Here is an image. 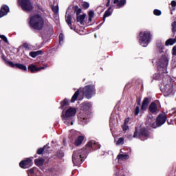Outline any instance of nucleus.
Segmentation results:
<instances>
[{"label": "nucleus", "mask_w": 176, "mask_h": 176, "mask_svg": "<svg viewBox=\"0 0 176 176\" xmlns=\"http://www.w3.org/2000/svg\"><path fill=\"white\" fill-rule=\"evenodd\" d=\"M18 5L22 8L25 12H31L34 7L30 0H18Z\"/></svg>", "instance_id": "obj_9"}, {"label": "nucleus", "mask_w": 176, "mask_h": 176, "mask_svg": "<svg viewBox=\"0 0 176 176\" xmlns=\"http://www.w3.org/2000/svg\"><path fill=\"white\" fill-rule=\"evenodd\" d=\"M65 20L69 27H70L71 30H72V21L71 20V15L66 14Z\"/></svg>", "instance_id": "obj_24"}, {"label": "nucleus", "mask_w": 176, "mask_h": 176, "mask_svg": "<svg viewBox=\"0 0 176 176\" xmlns=\"http://www.w3.org/2000/svg\"><path fill=\"white\" fill-rule=\"evenodd\" d=\"M129 123V119H126L124 120V124H127Z\"/></svg>", "instance_id": "obj_50"}, {"label": "nucleus", "mask_w": 176, "mask_h": 176, "mask_svg": "<svg viewBox=\"0 0 176 176\" xmlns=\"http://www.w3.org/2000/svg\"><path fill=\"white\" fill-rule=\"evenodd\" d=\"M156 49L159 53H163L164 50V43L162 41H157L156 43Z\"/></svg>", "instance_id": "obj_17"}, {"label": "nucleus", "mask_w": 176, "mask_h": 176, "mask_svg": "<svg viewBox=\"0 0 176 176\" xmlns=\"http://www.w3.org/2000/svg\"><path fill=\"white\" fill-rule=\"evenodd\" d=\"M82 6L84 8V9H88L89 6H90V4H89L87 2H83L82 3Z\"/></svg>", "instance_id": "obj_37"}, {"label": "nucleus", "mask_w": 176, "mask_h": 176, "mask_svg": "<svg viewBox=\"0 0 176 176\" xmlns=\"http://www.w3.org/2000/svg\"><path fill=\"white\" fill-rule=\"evenodd\" d=\"M169 115L170 116H176V108L169 111Z\"/></svg>", "instance_id": "obj_34"}, {"label": "nucleus", "mask_w": 176, "mask_h": 176, "mask_svg": "<svg viewBox=\"0 0 176 176\" xmlns=\"http://www.w3.org/2000/svg\"><path fill=\"white\" fill-rule=\"evenodd\" d=\"M158 67L159 73L155 74L153 79L155 80H162L160 85V90L166 97L173 94V82L171 77L167 74V66L168 65V58L162 56L160 59Z\"/></svg>", "instance_id": "obj_1"}, {"label": "nucleus", "mask_w": 176, "mask_h": 176, "mask_svg": "<svg viewBox=\"0 0 176 176\" xmlns=\"http://www.w3.org/2000/svg\"><path fill=\"white\" fill-rule=\"evenodd\" d=\"M115 175L116 176H127V170L123 169V168L117 167L115 169Z\"/></svg>", "instance_id": "obj_15"}, {"label": "nucleus", "mask_w": 176, "mask_h": 176, "mask_svg": "<svg viewBox=\"0 0 176 176\" xmlns=\"http://www.w3.org/2000/svg\"><path fill=\"white\" fill-rule=\"evenodd\" d=\"M52 10L54 13V14H58V6H53L52 7Z\"/></svg>", "instance_id": "obj_35"}, {"label": "nucleus", "mask_w": 176, "mask_h": 176, "mask_svg": "<svg viewBox=\"0 0 176 176\" xmlns=\"http://www.w3.org/2000/svg\"><path fill=\"white\" fill-rule=\"evenodd\" d=\"M85 19H86V14H83L82 15H77V23H80V24H84Z\"/></svg>", "instance_id": "obj_21"}, {"label": "nucleus", "mask_w": 176, "mask_h": 176, "mask_svg": "<svg viewBox=\"0 0 176 176\" xmlns=\"http://www.w3.org/2000/svg\"><path fill=\"white\" fill-rule=\"evenodd\" d=\"M64 41V34L63 33H60L59 35V43L61 45Z\"/></svg>", "instance_id": "obj_36"}, {"label": "nucleus", "mask_w": 176, "mask_h": 176, "mask_svg": "<svg viewBox=\"0 0 176 176\" xmlns=\"http://www.w3.org/2000/svg\"><path fill=\"white\" fill-rule=\"evenodd\" d=\"M45 68H47V65H45L41 67H37L35 65H30L28 67L29 71H30L32 73L38 72V71H41V69H45Z\"/></svg>", "instance_id": "obj_14"}, {"label": "nucleus", "mask_w": 176, "mask_h": 176, "mask_svg": "<svg viewBox=\"0 0 176 176\" xmlns=\"http://www.w3.org/2000/svg\"><path fill=\"white\" fill-rule=\"evenodd\" d=\"M140 113V107H136L135 109V116H137Z\"/></svg>", "instance_id": "obj_43"}, {"label": "nucleus", "mask_w": 176, "mask_h": 176, "mask_svg": "<svg viewBox=\"0 0 176 176\" xmlns=\"http://www.w3.org/2000/svg\"><path fill=\"white\" fill-rule=\"evenodd\" d=\"M46 148H47V145L45 146L44 148H38L37 151L38 155H42V153H43V151H45V149H46Z\"/></svg>", "instance_id": "obj_33"}, {"label": "nucleus", "mask_w": 176, "mask_h": 176, "mask_svg": "<svg viewBox=\"0 0 176 176\" xmlns=\"http://www.w3.org/2000/svg\"><path fill=\"white\" fill-rule=\"evenodd\" d=\"M82 94L86 98H91L93 96H96V87L94 85H87L82 89Z\"/></svg>", "instance_id": "obj_8"}, {"label": "nucleus", "mask_w": 176, "mask_h": 176, "mask_svg": "<svg viewBox=\"0 0 176 176\" xmlns=\"http://www.w3.org/2000/svg\"><path fill=\"white\" fill-rule=\"evenodd\" d=\"M83 140H85V137L84 136H78L75 142H74V144L76 146H79V145H80L82 144V142H83Z\"/></svg>", "instance_id": "obj_22"}, {"label": "nucleus", "mask_w": 176, "mask_h": 176, "mask_svg": "<svg viewBox=\"0 0 176 176\" xmlns=\"http://www.w3.org/2000/svg\"><path fill=\"white\" fill-rule=\"evenodd\" d=\"M174 43H176V38L168 39L166 41L165 45H166V46H171V45H174Z\"/></svg>", "instance_id": "obj_25"}, {"label": "nucleus", "mask_w": 176, "mask_h": 176, "mask_svg": "<svg viewBox=\"0 0 176 176\" xmlns=\"http://www.w3.org/2000/svg\"><path fill=\"white\" fill-rule=\"evenodd\" d=\"M88 21L91 22L93 20V18L94 17V11H89L88 13Z\"/></svg>", "instance_id": "obj_30"}, {"label": "nucleus", "mask_w": 176, "mask_h": 176, "mask_svg": "<svg viewBox=\"0 0 176 176\" xmlns=\"http://www.w3.org/2000/svg\"><path fill=\"white\" fill-rule=\"evenodd\" d=\"M113 3L116 5V9H120V8H123L126 5V0H114Z\"/></svg>", "instance_id": "obj_18"}, {"label": "nucleus", "mask_w": 176, "mask_h": 176, "mask_svg": "<svg viewBox=\"0 0 176 176\" xmlns=\"http://www.w3.org/2000/svg\"><path fill=\"white\" fill-rule=\"evenodd\" d=\"M153 13L155 16H160V14H162V11L159 10H154Z\"/></svg>", "instance_id": "obj_39"}, {"label": "nucleus", "mask_w": 176, "mask_h": 176, "mask_svg": "<svg viewBox=\"0 0 176 176\" xmlns=\"http://www.w3.org/2000/svg\"><path fill=\"white\" fill-rule=\"evenodd\" d=\"M175 79L176 80V77H175Z\"/></svg>", "instance_id": "obj_53"}, {"label": "nucleus", "mask_w": 176, "mask_h": 176, "mask_svg": "<svg viewBox=\"0 0 176 176\" xmlns=\"http://www.w3.org/2000/svg\"><path fill=\"white\" fill-rule=\"evenodd\" d=\"M35 168H31L30 170H28V175H32V174H34V173L35 172Z\"/></svg>", "instance_id": "obj_40"}, {"label": "nucleus", "mask_w": 176, "mask_h": 176, "mask_svg": "<svg viewBox=\"0 0 176 176\" xmlns=\"http://www.w3.org/2000/svg\"><path fill=\"white\" fill-rule=\"evenodd\" d=\"M97 37V35L96 34H95V38H96Z\"/></svg>", "instance_id": "obj_52"}, {"label": "nucleus", "mask_w": 176, "mask_h": 176, "mask_svg": "<svg viewBox=\"0 0 176 176\" xmlns=\"http://www.w3.org/2000/svg\"><path fill=\"white\" fill-rule=\"evenodd\" d=\"M40 54H42V51L41 50L36 51V52H30L29 54L30 57H32L33 58H35L36 56H39Z\"/></svg>", "instance_id": "obj_26"}, {"label": "nucleus", "mask_w": 176, "mask_h": 176, "mask_svg": "<svg viewBox=\"0 0 176 176\" xmlns=\"http://www.w3.org/2000/svg\"><path fill=\"white\" fill-rule=\"evenodd\" d=\"M0 38L4 41L6 43H8V38L5 36V35H0Z\"/></svg>", "instance_id": "obj_42"}, {"label": "nucleus", "mask_w": 176, "mask_h": 176, "mask_svg": "<svg viewBox=\"0 0 176 176\" xmlns=\"http://www.w3.org/2000/svg\"><path fill=\"white\" fill-rule=\"evenodd\" d=\"M112 124H113V119L112 118V117H111V118H110V126H112Z\"/></svg>", "instance_id": "obj_47"}, {"label": "nucleus", "mask_w": 176, "mask_h": 176, "mask_svg": "<svg viewBox=\"0 0 176 176\" xmlns=\"http://www.w3.org/2000/svg\"><path fill=\"white\" fill-rule=\"evenodd\" d=\"M100 148L101 145H100L98 142H96L94 140H91L87 144L85 148L74 151L72 155L74 166H79L83 163V160L85 157H86L87 153V149H100Z\"/></svg>", "instance_id": "obj_2"}, {"label": "nucleus", "mask_w": 176, "mask_h": 176, "mask_svg": "<svg viewBox=\"0 0 176 176\" xmlns=\"http://www.w3.org/2000/svg\"><path fill=\"white\" fill-rule=\"evenodd\" d=\"M30 27L34 30H42L43 28V19L39 15H34L30 17Z\"/></svg>", "instance_id": "obj_7"}, {"label": "nucleus", "mask_w": 176, "mask_h": 176, "mask_svg": "<svg viewBox=\"0 0 176 176\" xmlns=\"http://www.w3.org/2000/svg\"><path fill=\"white\" fill-rule=\"evenodd\" d=\"M6 65H9V67H12V68L16 67L19 69H21L22 71H27V66L20 64V63H13L12 61H6Z\"/></svg>", "instance_id": "obj_11"}, {"label": "nucleus", "mask_w": 176, "mask_h": 176, "mask_svg": "<svg viewBox=\"0 0 176 176\" xmlns=\"http://www.w3.org/2000/svg\"><path fill=\"white\" fill-rule=\"evenodd\" d=\"M149 137V132L145 128L142 127H136L135 131L133 134L128 135V140H132L133 138H140L142 141L148 140Z\"/></svg>", "instance_id": "obj_4"}, {"label": "nucleus", "mask_w": 176, "mask_h": 176, "mask_svg": "<svg viewBox=\"0 0 176 176\" xmlns=\"http://www.w3.org/2000/svg\"><path fill=\"white\" fill-rule=\"evenodd\" d=\"M23 47L25 48L26 50H30V49H31V45L25 43L23 44Z\"/></svg>", "instance_id": "obj_41"}, {"label": "nucleus", "mask_w": 176, "mask_h": 176, "mask_svg": "<svg viewBox=\"0 0 176 176\" xmlns=\"http://www.w3.org/2000/svg\"><path fill=\"white\" fill-rule=\"evenodd\" d=\"M111 9H112V8L109 7L108 10L105 11L104 14V17H103V21H105V18L109 17V16L112 14V12H111Z\"/></svg>", "instance_id": "obj_27"}, {"label": "nucleus", "mask_w": 176, "mask_h": 176, "mask_svg": "<svg viewBox=\"0 0 176 176\" xmlns=\"http://www.w3.org/2000/svg\"><path fill=\"white\" fill-rule=\"evenodd\" d=\"M8 12H10L9 7L6 5L3 6L0 10V19L3 16H6Z\"/></svg>", "instance_id": "obj_16"}, {"label": "nucleus", "mask_w": 176, "mask_h": 176, "mask_svg": "<svg viewBox=\"0 0 176 176\" xmlns=\"http://www.w3.org/2000/svg\"><path fill=\"white\" fill-rule=\"evenodd\" d=\"M171 6L173 8H175L176 7V1H171Z\"/></svg>", "instance_id": "obj_46"}, {"label": "nucleus", "mask_w": 176, "mask_h": 176, "mask_svg": "<svg viewBox=\"0 0 176 176\" xmlns=\"http://www.w3.org/2000/svg\"><path fill=\"white\" fill-rule=\"evenodd\" d=\"M110 3H111V0H108L106 6L107 7L109 6Z\"/></svg>", "instance_id": "obj_48"}, {"label": "nucleus", "mask_w": 176, "mask_h": 176, "mask_svg": "<svg viewBox=\"0 0 176 176\" xmlns=\"http://www.w3.org/2000/svg\"><path fill=\"white\" fill-rule=\"evenodd\" d=\"M122 129L124 131H127V130H129V126H127L126 124H124L122 126Z\"/></svg>", "instance_id": "obj_44"}, {"label": "nucleus", "mask_w": 176, "mask_h": 176, "mask_svg": "<svg viewBox=\"0 0 176 176\" xmlns=\"http://www.w3.org/2000/svg\"><path fill=\"white\" fill-rule=\"evenodd\" d=\"M124 144V139L123 138H120L116 142V145H123Z\"/></svg>", "instance_id": "obj_32"}, {"label": "nucleus", "mask_w": 176, "mask_h": 176, "mask_svg": "<svg viewBox=\"0 0 176 176\" xmlns=\"http://www.w3.org/2000/svg\"><path fill=\"white\" fill-rule=\"evenodd\" d=\"M76 115V109L74 107H69L66 111L64 115V111H63L62 114V119L65 123V124H67V126H72L74 124V122L72 121V117L75 116Z\"/></svg>", "instance_id": "obj_5"}, {"label": "nucleus", "mask_w": 176, "mask_h": 176, "mask_svg": "<svg viewBox=\"0 0 176 176\" xmlns=\"http://www.w3.org/2000/svg\"><path fill=\"white\" fill-rule=\"evenodd\" d=\"M69 101L67 99H65L63 102H60V108H64L65 105H68Z\"/></svg>", "instance_id": "obj_31"}, {"label": "nucleus", "mask_w": 176, "mask_h": 176, "mask_svg": "<svg viewBox=\"0 0 176 176\" xmlns=\"http://www.w3.org/2000/svg\"><path fill=\"white\" fill-rule=\"evenodd\" d=\"M148 105H149V99H148V98H145L143 100L141 109L142 111H146V108H148Z\"/></svg>", "instance_id": "obj_19"}, {"label": "nucleus", "mask_w": 176, "mask_h": 176, "mask_svg": "<svg viewBox=\"0 0 176 176\" xmlns=\"http://www.w3.org/2000/svg\"><path fill=\"white\" fill-rule=\"evenodd\" d=\"M129 155H126V154H120L117 156V159L118 162L127 160H129Z\"/></svg>", "instance_id": "obj_23"}, {"label": "nucleus", "mask_w": 176, "mask_h": 176, "mask_svg": "<svg viewBox=\"0 0 176 176\" xmlns=\"http://www.w3.org/2000/svg\"><path fill=\"white\" fill-rule=\"evenodd\" d=\"M34 163L37 166H42L45 163V160L43 158H38L35 160Z\"/></svg>", "instance_id": "obj_28"}, {"label": "nucleus", "mask_w": 176, "mask_h": 176, "mask_svg": "<svg viewBox=\"0 0 176 176\" xmlns=\"http://www.w3.org/2000/svg\"><path fill=\"white\" fill-rule=\"evenodd\" d=\"M57 156L58 157H64V153L63 151H60L59 153H57Z\"/></svg>", "instance_id": "obj_45"}, {"label": "nucleus", "mask_w": 176, "mask_h": 176, "mask_svg": "<svg viewBox=\"0 0 176 176\" xmlns=\"http://www.w3.org/2000/svg\"><path fill=\"white\" fill-rule=\"evenodd\" d=\"M166 120H167V116L166 114H160L156 120V127H160V126H163L164 124L166 123Z\"/></svg>", "instance_id": "obj_12"}, {"label": "nucleus", "mask_w": 176, "mask_h": 176, "mask_svg": "<svg viewBox=\"0 0 176 176\" xmlns=\"http://www.w3.org/2000/svg\"><path fill=\"white\" fill-rule=\"evenodd\" d=\"M149 111L151 113H155V112H157V104L155 102H152L149 106Z\"/></svg>", "instance_id": "obj_20"}, {"label": "nucleus", "mask_w": 176, "mask_h": 176, "mask_svg": "<svg viewBox=\"0 0 176 176\" xmlns=\"http://www.w3.org/2000/svg\"><path fill=\"white\" fill-rule=\"evenodd\" d=\"M2 59L3 60V61H5V63H6V61H8V60H6V59L5 58V56H2Z\"/></svg>", "instance_id": "obj_51"}, {"label": "nucleus", "mask_w": 176, "mask_h": 176, "mask_svg": "<svg viewBox=\"0 0 176 176\" xmlns=\"http://www.w3.org/2000/svg\"><path fill=\"white\" fill-rule=\"evenodd\" d=\"M173 54H176V47H174L173 48Z\"/></svg>", "instance_id": "obj_49"}, {"label": "nucleus", "mask_w": 176, "mask_h": 176, "mask_svg": "<svg viewBox=\"0 0 176 176\" xmlns=\"http://www.w3.org/2000/svg\"><path fill=\"white\" fill-rule=\"evenodd\" d=\"M78 96H79V91H76L71 99V102H74V101H76V100H78Z\"/></svg>", "instance_id": "obj_29"}, {"label": "nucleus", "mask_w": 176, "mask_h": 176, "mask_svg": "<svg viewBox=\"0 0 176 176\" xmlns=\"http://www.w3.org/2000/svg\"><path fill=\"white\" fill-rule=\"evenodd\" d=\"M151 41H152V34H151V32L144 31L140 33L139 42L143 47H146V46L151 43Z\"/></svg>", "instance_id": "obj_6"}, {"label": "nucleus", "mask_w": 176, "mask_h": 176, "mask_svg": "<svg viewBox=\"0 0 176 176\" xmlns=\"http://www.w3.org/2000/svg\"><path fill=\"white\" fill-rule=\"evenodd\" d=\"M172 31L173 33L176 32V21L172 23Z\"/></svg>", "instance_id": "obj_38"}, {"label": "nucleus", "mask_w": 176, "mask_h": 176, "mask_svg": "<svg viewBox=\"0 0 176 176\" xmlns=\"http://www.w3.org/2000/svg\"><path fill=\"white\" fill-rule=\"evenodd\" d=\"M91 109V103H82L81 104V109L82 112L78 115V122L80 124H86V123L89 122V119H90V115L91 113V111H90Z\"/></svg>", "instance_id": "obj_3"}, {"label": "nucleus", "mask_w": 176, "mask_h": 176, "mask_svg": "<svg viewBox=\"0 0 176 176\" xmlns=\"http://www.w3.org/2000/svg\"><path fill=\"white\" fill-rule=\"evenodd\" d=\"M156 119L152 116V115H148L146 117L145 124L147 127H153V129H156V125L155 124Z\"/></svg>", "instance_id": "obj_10"}, {"label": "nucleus", "mask_w": 176, "mask_h": 176, "mask_svg": "<svg viewBox=\"0 0 176 176\" xmlns=\"http://www.w3.org/2000/svg\"><path fill=\"white\" fill-rule=\"evenodd\" d=\"M19 166L21 168H28L32 166V160L27 158L25 160L21 162Z\"/></svg>", "instance_id": "obj_13"}]
</instances>
